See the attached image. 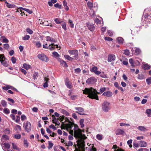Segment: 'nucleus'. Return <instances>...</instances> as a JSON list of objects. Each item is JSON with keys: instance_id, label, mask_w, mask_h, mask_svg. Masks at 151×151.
Listing matches in <instances>:
<instances>
[{"instance_id": "obj_1", "label": "nucleus", "mask_w": 151, "mask_h": 151, "mask_svg": "<svg viewBox=\"0 0 151 151\" xmlns=\"http://www.w3.org/2000/svg\"><path fill=\"white\" fill-rule=\"evenodd\" d=\"M83 92L84 94H88L87 96L90 99H94L97 100H99L97 94H100V93L92 87L86 88L83 90Z\"/></svg>"}, {"instance_id": "obj_39", "label": "nucleus", "mask_w": 151, "mask_h": 151, "mask_svg": "<svg viewBox=\"0 0 151 151\" xmlns=\"http://www.w3.org/2000/svg\"><path fill=\"white\" fill-rule=\"evenodd\" d=\"M35 46L36 47L40 48L41 47L42 45L40 41L37 42H36Z\"/></svg>"}, {"instance_id": "obj_5", "label": "nucleus", "mask_w": 151, "mask_h": 151, "mask_svg": "<svg viewBox=\"0 0 151 151\" xmlns=\"http://www.w3.org/2000/svg\"><path fill=\"white\" fill-rule=\"evenodd\" d=\"M69 53L71 55H74V59L77 60L78 59V51L76 50H69Z\"/></svg>"}, {"instance_id": "obj_51", "label": "nucleus", "mask_w": 151, "mask_h": 151, "mask_svg": "<svg viewBox=\"0 0 151 151\" xmlns=\"http://www.w3.org/2000/svg\"><path fill=\"white\" fill-rule=\"evenodd\" d=\"M24 145L27 147L28 146V143L27 140L24 139Z\"/></svg>"}, {"instance_id": "obj_30", "label": "nucleus", "mask_w": 151, "mask_h": 151, "mask_svg": "<svg viewBox=\"0 0 151 151\" xmlns=\"http://www.w3.org/2000/svg\"><path fill=\"white\" fill-rule=\"evenodd\" d=\"M6 6L8 8H14L16 6L15 5L11 4L9 3H7V4H6Z\"/></svg>"}, {"instance_id": "obj_31", "label": "nucleus", "mask_w": 151, "mask_h": 151, "mask_svg": "<svg viewBox=\"0 0 151 151\" xmlns=\"http://www.w3.org/2000/svg\"><path fill=\"white\" fill-rule=\"evenodd\" d=\"M31 66L28 64H27L26 63H24L23 65V67L26 70H28L30 68Z\"/></svg>"}, {"instance_id": "obj_6", "label": "nucleus", "mask_w": 151, "mask_h": 151, "mask_svg": "<svg viewBox=\"0 0 151 151\" xmlns=\"http://www.w3.org/2000/svg\"><path fill=\"white\" fill-rule=\"evenodd\" d=\"M37 57L41 60L46 62L49 60L48 58L43 54H38L37 55Z\"/></svg>"}, {"instance_id": "obj_15", "label": "nucleus", "mask_w": 151, "mask_h": 151, "mask_svg": "<svg viewBox=\"0 0 151 151\" xmlns=\"http://www.w3.org/2000/svg\"><path fill=\"white\" fill-rule=\"evenodd\" d=\"M87 27L88 29L91 31H93L95 28L94 25L93 24H87Z\"/></svg>"}, {"instance_id": "obj_21", "label": "nucleus", "mask_w": 151, "mask_h": 151, "mask_svg": "<svg viewBox=\"0 0 151 151\" xmlns=\"http://www.w3.org/2000/svg\"><path fill=\"white\" fill-rule=\"evenodd\" d=\"M55 22L57 24H59L63 22L61 19L56 18L54 19Z\"/></svg>"}, {"instance_id": "obj_56", "label": "nucleus", "mask_w": 151, "mask_h": 151, "mask_svg": "<svg viewBox=\"0 0 151 151\" xmlns=\"http://www.w3.org/2000/svg\"><path fill=\"white\" fill-rule=\"evenodd\" d=\"M2 89L5 90H7L9 89V85H6L5 86L2 87Z\"/></svg>"}, {"instance_id": "obj_37", "label": "nucleus", "mask_w": 151, "mask_h": 151, "mask_svg": "<svg viewBox=\"0 0 151 151\" xmlns=\"http://www.w3.org/2000/svg\"><path fill=\"white\" fill-rule=\"evenodd\" d=\"M146 113L147 114V116L148 117L150 116V115L151 114V109H147L146 110Z\"/></svg>"}, {"instance_id": "obj_33", "label": "nucleus", "mask_w": 151, "mask_h": 151, "mask_svg": "<svg viewBox=\"0 0 151 151\" xmlns=\"http://www.w3.org/2000/svg\"><path fill=\"white\" fill-rule=\"evenodd\" d=\"M52 123L55 124H57V122L58 121V119H56V118L55 116L54 115L52 116Z\"/></svg>"}, {"instance_id": "obj_28", "label": "nucleus", "mask_w": 151, "mask_h": 151, "mask_svg": "<svg viewBox=\"0 0 151 151\" xmlns=\"http://www.w3.org/2000/svg\"><path fill=\"white\" fill-rule=\"evenodd\" d=\"M42 25H43L49 26H50V27H52L53 26V25L52 24H50V25L48 24V22L47 21H46L45 20L44 21V22H42Z\"/></svg>"}, {"instance_id": "obj_32", "label": "nucleus", "mask_w": 151, "mask_h": 151, "mask_svg": "<svg viewBox=\"0 0 151 151\" xmlns=\"http://www.w3.org/2000/svg\"><path fill=\"white\" fill-rule=\"evenodd\" d=\"M9 139V137L8 136L6 135H3L1 138V139L2 140L6 141L8 140Z\"/></svg>"}, {"instance_id": "obj_36", "label": "nucleus", "mask_w": 151, "mask_h": 151, "mask_svg": "<svg viewBox=\"0 0 151 151\" xmlns=\"http://www.w3.org/2000/svg\"><path fill=\"white\" fill-rule=\"evenodd\" d=\"M30 36L29 35H26L25 36L22 37V39L23 40H27L29 39Z\"/></svg>"}, {"instance_id": "obj_63", "label": "nucleus", "mask_w": 151, "mask_h": 151, "mask_svg": "<svg viewBox=\"0 0 151 151\" xmlns=\"http://www.w3.org/2000/svg\"><path fill=\"white\" fill-rule=\"evenodd\" d=\"M21 119L22 121H23L26 119V117L24 115H22L21 116Z\"/></svg>"}, {"instance_id": "obj_64", "label": "nucleus", "mask_w": 151, "mask_h": 151, "mask_svg": "<svg viewBox=\"0 0 151 151\" xmlns=\"http://www.w3.org/2000/svg\"><path fill=\"white\" fill-rule=\"evenodd\" d=\"M124 54L126 55H129V51L128 50H124Z\"/></svg>"}, {"instance_id": "obj_27", "label": "nucleus", "mask_w": 151, "mask_h": 151, "mask_svg": "<svg viewBox=\"0 0 151 151\" xmlns=\"http://www.w3.org/2000/svg\"><path fill=\"white\" fill-rule=\"evenodd\" d=\"M60 64L65 67H67L68 65L66 62L63 60H61L60 61Z\"/></svg>"}, {"instance_id": "obj_42", "label": "nucleus", "mask_w": 151, "mask_h": 151, "mask_svg": "<svg viewBox=\"0 0 151 151\" xmlns=\"http://www.w3.org/2000/svg\"><path fill=\"white\" fill-rule=\"evenodd\" d=\"M84 122V119H81L80 121V124L81 126V128H83L84 127V125L83 124Z\"/></svg>"}, {"instance_id": "obj_17", "label": "nucleus", "mask_w": 151, "mask_h": 151, "mask_svg": "<svg viewBox=\"0 0 151 151\" xmlns=\"http://www.w3.org/2000/svg\"><path fill=\"white\" fill-rule=\"evenodd\" d=\"M44 81H45V82L44 83L43 86L44 88L47 87L48 86L47 83L49 82V81H48L49 79L48 78L45 77L44 78Z\"/></svg>"}, {"instance_id": "obj_8", "label": "nucleus", "mask_w": 151, "mask_h": 151, "mask_svg": "<svg viewBox=\"0 0 151 151\" xmlns=\"http://www.w3.org/2000/svg\"><path fill=\"white\" fill-rule=\"evenodd\" d=\"M96 81V79L94 77L88 78L86 81V83L88 84H93Z\"/></svg>"}, {"instance_id": "obj_60", "label": "nucleus", "mask_w": 151, "mask_h": 151, "mask_svg": "<svg viewBox=\"0 0 151 151\" xmlns=\"http://www.w3.org/2000/svg\"><path fill=\"white\" fill-rule=\"evenodd\" d=\"M133 147L135 148V147L138 148L139 147V144L136 142H134L133 143Z\"/></svg>"}, {"instance_id": "obj_24", "label": "nucleus", "mask_w": 151, "mask_h": 151, "mask_svg": "<svg viewBox=\"0 0 151 151\" xmlns=\"http://www.w3.org/2000/svg\"><path fill=\"white\" fill-rule=\"evenodd\" d=\"M5 59H4L2 60H1V64L4 66L7 67L8 65V64L7 62L6 61Z\"/></svg>"}, {"instance_id": "obj_62", "label": "nucleus", "mask_w": 151, "mask_h": 151, "mask_svg": "<svg viewBox=\"0 0 151 151\" xmlns=\"http://www.w3.org/2000/svg\"><path fill=\"white\" fill-rule=\"evenodd\" d=\"M4 37V38L3 39L2 42L4 43H7L9 42L8 40L4 37Z\"/></svg>"}, {"instance_id": "obj_45", "label": "nucleus", "mask_w": 151, "mask_h": 151, "mask_svg": "<svg viewBox=\"0 0 151 151\" xmlns=\"http://www.w3.org/2000/svg\"><path fill=\"white\" fill-rule=\"evenodd\" d=\"M137 78L139 79L142 80L144 78V76L142 74H139L138 75Z\"/></svg>"}, {"instance_id": "obj_2", "label": "nucleus", "mask_w": 151, "mask_h": 151, "mask_svg": "<svg viewBox=\"0 0 151 151\" xmlns=\"http://www.w3.org/2000/svg\"><path fill=\"white\" fill-rule=\"evenodd\" d=\"M110 103L106 101H105L102 105L103 111L105 112H107L110 109Z\"/></svg>"}, {"instance_id": "obj_61", "label": "nucleus", "mask_w": 151, "mask_h": 151, "mask_svg": "<svg viewBox=\"0 0 151 151\" xmlns=\"http://www.w3.org/2000/svg\"><path fill=\"white\" fill-rule=\"evenodd\" d=\"M21 137V135L20 134H17L14 135V138L17 139H19Z\"/></svg>"}, {"instance_id": "obj_58", "label": "nucleus", "mask_w": 151, "mask_h": 151, "mask_svg": "<svg viewBox=\"0 0 151 151\" xmlns=\"http://www.w3.org/2000/svg\"><path fill=\"white\" fill-rule=\"evenodd\" d=\"M87 5L90 9H91L93 7V4L91 2H88L87 3Z\"/></svg>"}, {"instance_id": "obj_55", "label": "nucleus", "mask_w": 151, "mask_h": 151, "mask_svg": "<svg viewBox=\"0 0 151 151\" xmlns=\"http://www.w3.org/2000/svg\"><path fill=\"white\" fill-rule=\"evenodd\" d=\"M4 59H5L6 58L4 54H0V62Z\"/></svg>"}, {"instance_id": "obj_12", "label": "nucleus", "mask_w": 151, "mask_h": 151, "mask_svg": "<svg viewBox=\"0 0 151 151\" xmlns=\"http://www.w3.org/2000/svg\"><path fill=\"white\" fill-rule=\"evenodd\" d=\"M115 133L116 135H123L125 133V132L123 130L121 129H118L116 131Z\"/></svg>"}, {"instance_id": "obj_7", "label": "nucleus", "mask_w": 151, "mask_h": 151, "mask_svg": "<svg viewBox=\"0 0 151 151\" xmlns=\"http://www.w3.org/2000/svg\"><path fill=\"white\" fill-rule=\"evenodd\" d=\"M75 109L77 110L76 111V113L81 115H85L84 113V110L83 108L81 107H75Z\"/></svg>"}, {"instance_id": "obj_19", "label": "nucleus", "mask_w": 151, "mask_h": 151, "mask_svg": "<svg viewBox=\"0 0 151 151\" xmlns=\"http://www.w3.org/2000/svg\"><path fill=\"white\" fill-rule=\"evenodd\" d=\"M46 40L50 42L51 43L55 42V40L53 38L49 36L46 37Z\"/></svg>"}, {"instance_id": "obj_48", "label": "nucleus", "mask_w": 151, "mask_h": 151, "mask_svg": "<svg viewBox=\"0 0 151 151\" xmlns=\"http://www.w3.org/2000/svg\"><path fill=\"white\" fill-rule=\"evenodd\" d=\"M146 82L148 85L151 84V77H149L146 79Z\"/></svg>"}, {"instance_id": "obj_40", "label": "nucleus", "mask_w": 151, "mask_h": 151, "mask_svg": "<svg viewBox=\"0 0 151 151\" xmlns=\"http://www.w3.org/2000/svg\"><path fill=\"white\" fill-rule=\"evenodd\" d=\"M68 23L70 24V27L73 28L74 27V25L73 23V21L70 19H69L68 20Z\"/></svg>"}, {"instance_id": "obj_23", "label": "nucleus", "mask_w": 151, "mask_h": 151, "mask_svg": "<svg viewBox=\"0 0 151 151\" xmlns=\"http://www.w3.org/2000/svg\"><path fill=\"white\" fill-rule=\"evenodd\" d=\"M12 148L18 151H20V149L17 147L16 145L14 143V142H12Z\"/></svg>"}, {"instance_id": "obj_46", "label": "nucleus", "mask_w": 151, "mask_h": 151, "mask_svg": "<svg viewBox=\"0 0 151 151\" xmlns=\"http://www.w3.org/2000/svg\"><path fill=\"white\" fill-rule=\"evenodd\" d=\"M1 103L3 107H6V102L4 100H2L1 101Z\"/></svg>"}, {"instance_id": "obj_44", "label": "nucleus", "mask_w": 151, "mask_h": 151, "mask_svg": "<svg viewBox=\"0 0 151 151\" xmlns=\"http://www.w3.org/2000/svg\"><path fill=\"white\" fill-rule=\"evenodd\" d=\"M26 31L28 34L30 35L32 34L33 33V31L29 28H27Z\"/></svg>"}, {"instance_id": "obj_49", "label": "nucleus", "mask_w": 151, "mask_h": 151, "mask_svg": "<svg viewBox=\"0 0 151 151\" xmlns=\"http://www.w3.org/2000/svg\"><path fill=\"white\" fill-rule=\"evenodd\" d=\"M53 144L50 141L48 142V148L50 149L52 148Z\"/></svg>"}, {"instance_id": "obj_13", "label": "nucleus", "mask_w": 151, "mask_h": 151, "mask_svg": "<svg viewBox=\"0 0 151 151\" xmlns=\"http://www.w3.org/2000/svg\"><path fill=\"white\" fill-rule=\"evenodd\" d=\"M137 128L139 130L143 132L146 131L147 130V128L144 126H139L137 127Z\"/></svg>"}, {"instance_id": "obj_3", "label": "nucleus", "mask_w": 151, "mask_h": 151, "mask_svg": "<svg viewBox=\"0 0 151 151\" xmlns=\"http://www.w3.org/2000/svg\"><path fill=\"white\" fill-rule=\"evenodd\" d=\"M23 127L25 131L27 132H30L31 130V123L28 121L23 123Z\"/></svg>"}, {"instance_id": "obj_57", "label": "nucleus", "mask_w": 151, "mask_h": 151, "mask_svg": "<svg viewBox=\"0 0 151 151\" xmlns=\"http://www.w3.org/2000/svg\"><path fill=\"white\" fill-rule=\"evenodd\" d=\"M120 125L121 126H130V124H126L124 123H119Z\"/></svg>"}, {"instance_id": "obj_22", "label": "nucleus", "mask_w": 151, "mask_h": 151, "mask_svg": "<svg viewBox=\"0 0 151 151\" xmlns=\"http://www.w3.org/2000/svg\"><path fill=\"white\" fill-rule=\"evenodd\" d=\"M113 148L114 149H116L115 150H114V151H124V150H123L121 148H119V147H118L116 145H114L113 146Z\"/></svg>"}, {"instance_id": "obj_59", "label": "nucleus", "mask_w": 151, "mask_h": 151, "mask_svg": "<svg viewBox=\"0 0 151 151\" xmlns=\"http://www.w3.org/2000/svg\"><path fill=\"white\" fill-rule=\"evenodd\" d=\"M4 47L6 50H8L9 46L8 44H4Z\"/></svg>"}, {"instance_id": "obj_47", "label": "nucleus", "mask_w": 151, "mask_h": 151, "mask_svg": "<svg viewBox=\"0 0 151 151\" xmlns=\"http://www.w3.org/2000/svg\"><path fill=\"white\" fill-rule=\"evenodd\" d=\"M96 137L98 139L101 140L102 139V136L101 134H98L97 135Z\"/></svg>"}, {"instance_id": "obj_29", "label": "nucleus", "mask_w": 151, "mask_h": 151, "mask_svg": "<svg viewBox=\"0 0 151 151\" xmlns=\"http://www.w3.org/2000/svg\"><path fill=\"white\" fill-rule=\"evenodd\" d=\"M61 112L63 114L66 115V116H69V113L63 109L60 110Z\"/></svg>"}, {"instance_id": "obj_9", "label": "nucleus", "mask_w": 151, "mask_h": 151, "mask_svg": "<svg viewBox=\"0 0 151 151\" xmlns=\"http://www.w3.org/2000/svg\"><path fill=\"white\" fill-rule=\"evenodd\" d=\"M116 58L115 55L113 54H109L108 55V61L110 62L114 61Z\"/></svg>"}, {"instance_id": "obj_34", "label": "nucleus", "mask_w": 151, "mask_h": 151, "mask_svg": "<svg viewBox=\"0 0 151 151\" xmlns=\"http://www.w3.org/2000/svg\"><path fill=\"white\" fill-rule=\"evenodd\" d=\"M88 151H96V149L93 145L91 147L88 148Z\"/></svg>"}, {"instance_id": "obj_25", "label": "nucleus", "mask_w": 151, "mask_h": 151, "mask_svg": "<svg viewBox=\"0 0 151 151\" xmlns=\"http://www.w3.org/2000/svg\"><path fill=\"white\" fill-rule=\"evenodd\" d=\"M64 57L65 59L70 61H72L73 59H74L73 58L70 57L68 55H64Z\"/></svg>"}, {"instance_id": "obj_16", "label": "nucleus", "mask_w": 151, "mask_h": 151, "mask_svg": "<svg viewBox=\"0 0 151 151\" xmlns=\"http://www.w3.org/2000/svg\"><path fill=\"white\" fill-rule=\"evenodd\" d=\"M116 40L119 44H122L124 42L123 39L121 37H119L116 38Z\"/></svg>"}, {"instance_id": "obj_11", "label": "nucleus", "mask_w": 151, "mask_h": 151, "mask_svg": "<svg viewBox=\"0 0 151 151\" xmlns=\"http://www.w3.org/2000/svg\"><path fill=\"white\" fill-rule=\"evenodd\" d=\"M112 93L110 91H106L104 92L102 94V96L110 97L112 96Z\"/></svg>"}, {"instance_id": "obj_20", "label": "nucleus", "mask_w": 151, "mask_h": 151, "mask_svg": "<svg viewBox=\"0 0 151 151\" xmlns=\"http://www.w3.org/2000/svg\"><path fill=\"white\" fill-rule=\"evenodd\" d=\"M65 84L66 86L69 88H72V86L71 84L69 83L68 80H66L65 81Z\"/></svg>"}, {"instance_id": "obj_54", "label": "nucleus", "mask_w": 151, "mask_h": 151, "mask_svg": "<svg viewBox=\"0 0 151 151\" xmlns=\"http://www.w3.org/2000/svg\"><path fill=\"white\" fill-rule=\"evenodd\" d=\"M52 54L54 56L56 57H58L60 56L56 52H53Z\"/></svg>"}, {"instance_id": "obj_50", "label": "nucleus", "mask_w": 151, "mask_h": 151, "mask_svg": "<svg viewBox=\"0 0 151 151\" xmlns=\"http://www.w3.org/2000/svg\"><path fill=\"white\" fill-rule=\"evenodd\" d=\"M15 129L17 130H18L20 131L21 129V127L19 125H16L15 127Z\"/></svg>"}, {"instance_id": "obj_43", "label": "nucleus", "mask_w": 151, "mask_h": 151, "mask_svg": "<svg viewBox=\"0 0 151 151\" xmlns=\"http://www.w3.org/2000/svg\"><path fill=\"white\" fill-rule=\"evenodd\" d=\"M63 23L61 24L62 28L65 30H67L66 24L64 22H63Z\"/></svg>"}, {"instance_id": "obj_4", "label": "nucleus", "mask_w": 151, "mask_h": 151, "mask_svg": "<svg viewBox=\"0 0 151 151\" xmlns=\"http://www.w3.org/2000/svg\"><path fill=\"white\" fill-rule=\"evenodd\" d=\"M77 127L75 126L74 129V136L75 137L79 138L82 135L81 130L80 129H75Z\"/></svg>"}, {"instance_id": "obj_26", "label": "nucleus", "mask_w": 151, "mask_h": 151, "mask_svg": "<svg viewBox=\"0 0 151 151\" xmlns=\"http://www.w3.org/2000/svg\"><path fill=\"white\" fill-rule=\"evenodd\" d=\"M150 66L147 64H144L143 65V68L145 70L149 69L150 68Z\"/></svg>"}, {"instance_id": "obj_14", "label": "nucleus", "mask_w": 151, "mask_h": 151, "mask_svg": "<svg viewBox=\"0 0 151 151\" xmlns=\"http://www.w3.org/2000/svg\"><path fill=\"white\" fill-rule=\"evenodd\" d=\"M139 146L141 147H145L147 146V143L146 142L141 140L139 141Z\"/></svg>"}, {"instance_id": "obj_38", "label": "nucleus", "mask_w": 151, "mask_h": 151, "mask_svg": "<svg viewBox=\"0 0 151 151\" xmlns=\"http://www.w3.org/2000/svg\"><path fill=\"white\" fill-rule=\"evenodd\" d=\"M3 112L4 113L8 114L10 112L9 110L7 108H4L3 110Z\"/></svg>"}, {"instance_id": "obj_10", "label": "nucleus", "mask_w": 151, "mask_h": 151, "mask_svg": "<svg viewBox=\"0 0 151 151\" xmlns=\"http://www.w3.org/2000/svg\"><path fill=\"white\" fill-rule=\"evenodd\" d=\"M136 62H137V63L136 64L137 65H138L140 64V63L138 61H134L132 58L130 59L129 60V62L131 64L132 67H134V66L135 65L134 64Z\"/></svg>"}, {"instance_id": "obj_35", "label": "nucleus", "mask_w": 151, "mask_h": 151, "mask_svg": "<svg viewBox=\"0 0 151 151\" xmlns=\"http://www.w3.org/2000/svg\"><path fill=\"white\" fill-rule=\"evenodd\" d=\"M135 51L134 54L135 55H137L139 54L140 52V50L138 48H135Z\"/></svg>"}, {"instance_id": "obj_53", "label": "nucleus", "mask_w": 151, "mask_h": 151, "mask_svg": "<svg viewBox=\"0 0 151 151\" xmlns=\"http://www.w3.org/2000/svg\"><path fill=\"white\" fill-rule=\"evenodd\" d=\"M97 69L98 68L97 67L94 66L92 68L91 71L95 73L97 70Z\"/></svg>"}, {"instance_id": "obj_18", "label": "nucleus", "mask_w": 151, "mask_h": 151, "mask_svg": "<svg viewBox=\"0 0 151 151\" xmlns=\"http://www.w3.org/2000/svg\"><path fill=\"white\" fill-rule=\"evenodd\" d=\"M55 44L54 43H51L48 47L47 49H49L51 51L52 50H54L55 48Z\"/></svg>"}, {"instance_id": "obj_52", "label": "nucleus", "mask_w": 151, "mask_h": 151, "mask_svg": "<svg viewBox=\"0 0 151 151\" xmlns=\"http://www.w3.org/2000/svg\"><path fill=\"white\" fill-rule=\"evenodd\" d=\"M75 72L76 73H79L81 72V70L80 68H77L75 69Z\"/></svg>"}, {"instance_id": "obj_41", "label": "nucleus", "mask_w": 151, "mask_h": 151, "mask_svg": "<svg viewBox=\"0 0 151 151\" xmlns=\"http://www.w3.org/2000/svg\"><path fill=\"white\" fill-rule=\"evenodd\" d=\"M4 146H3V147H5V148L7 149H9L10 147V145L9 143H4L3 145Z\"/></svg>"}]
</instances>
